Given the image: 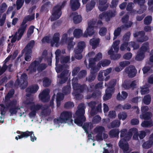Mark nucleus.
<instances>
[{
	"label": "nucleus",
	"instance_id": "nucleus-1",
	"mask_svg": "<svg viewBox=\"0 0 153 153\" xmlns=\"http://www.w3.org/2000/svg\"><path fill=\"white\" fill-rule=\"evenodd\" d=\"M120 132L121 139L119 143V146L123 150L124 153H128L131 150L126 141L130 139L133 134H134L133 139L135 140H138V130L136 128H133L130 129L127 134V130L123 129L121 130Z\"/></svg>",
	"mask_w": 153,
	"mask_h": 153
},
{
	"label": "nucleus",
	"instance_id": "nucleus-2",
	"mask_svg": "<svg viewBox=\"0 0 153 153\" xmlns=\"http://www.w3.org/2000/svg\"><path fill=\"white\" fill-rule=\"evenodd\" d=\"M72 114L71 112L63 111L60 114L59 117L53 120L54 123L53 129L59 127L62 123H67L70 126L73 125V120L71 119Z\"/></svg>",
	"mask_w": 153,
	"mask_h": 153
},
{
	"label": "nucleus",
	"instance_id": "nucleus-3",
	"mask_svg": "<svg viewBox=\"0 0 153 153\" xmlns=\"http://www.w3.org/2000/svg\"><path fill=\"white\" fill-rule=\"evenodd\" d=\"M70 60V57L67 56H63L61 58L60 62L62 65L61 66H58L59 69L60 71L59 72L62 71L60 76L58 75V76L60 78L59 82L61 84L64 83L67 79L66 76L68 73V71L67 69L69 68V65L67 64Z\"/></svg>",
	"mask_w": 153,
	"mask_h": 153
},
{
	"label": "nucleus",
	"instance_id": "nucleus-4",
	"mask_svg": "<svg viewBox=\"0 0 153 153\" xmlns=\"http://www.w3.org/2000/svg\"><path fill=\"white\" fill-rule=\"evenodd\" d=\"M34 18V14L31 15H28L26 16L23 20L21 27L19 28L14 36L11 40V42H14L16 40H19L23 35L26 28L27 25L25 24L28 21H31Z\"/></svg>",
	"mask_w": 153,
	"mask_h": 153
},
{
	"label": "nucleus",
	"instance_id": "nucleus-5",
	"mask_svg": "<svg viewBox=\"0 0 153 153\" xmlns=\"http://www.w3.org/2000/svg\"><path fill=\"white\" fill-rule=\"evenodd\" d=\"M85 107L83 104L79 105L78 110L76 111L74 117H76L74 119V123L79 126H81L85 120V118L83 115L85 113Z\"/></svg>",
	"mask_w": 153,
	"mask_h": 153
},
{
	"label": "nucleus",
	"instance_id": "nucleus-6",
	"mask_svg": "<svg viewBox=\"0 0 153 153\" xmlns=\"http://www.w3.org/2000/svg\"><path fill=\"white\" fill-rule=\"evenodd\" d=\"M73 87L74 89V92L73 94L75 96H77L78 94V93L80 92L91 91H93L92 87H90V89H88L87 86L85 85L80 86L77 82V79L76 78H74L72 79Z\"/></svg>",
	"mask_w": 153,
	"mask_h": 153
},
{
	"label": "nucleus",
	"instance_id": "nucleus-7",
	"mask_svg": "<svg viewBox=\"0 0 153 153\" xmlns=\"http://www.w3.org/2000/svg\"><path fill=\"white\" fill-rule=\"evenodd\" d=\"M129 35L130 34L128 33V34H126L124 36L123 40L125 42H124L120 46V50L121 51H123L126 50L128 51H130L131 50L130 47H132L134 50L137 49L139 47L138 45L134 42H131L128 43L126 42V41H128Z\"/></svg>",
	"mask_w": 153,
	"mask_h": 153
},
{
	"label": "nucleus",
	"instance_id": "nucleus-8",
	"mask_svg": "<svg viewBox=\"0 0 153 153\" xmlns=\"http://www.w3.org/2000/svg\"><path fill=\"white\" fill-rule=\"evenodd\" d=\"M42 59V58L40 57L31 64L28 69H27V71H29V73H32L35 72L37 69L39 71H42L46 68V65L45 64H40Z\"/></svg>",
	"mask_w": 153,
	"mask_h": 153
},
{
	"label": "nucleus",
	"instance_id": "nucleus-9",
	"mask_svg": "<svg viewBox=\"0 0 153 153\" xmlns=\"http://www.w3.org/2000/svg\"><path fill=\"white\" fill-rule=\"evenodd\" d=\"M66 3V1H64L62 3H59L54 7L51 17V21H54L59 18L62 14L61 9L64 7Z\"/></svg>",
	"mask_w": 153,
	"mask_h": 153
},
{
	"label": "nucleus",
	"instance_id": "nucleus-10",
	"mask_svg": "<svg viewBox=\"0 0 153 153\" xmlns=\"http://www.w3.org/2000/svg\"><path fill=\"white\" fill-rule=\"evenodd\" d=\"M24 103L25 104L29 105L31 104V108L32 110H34L36 112L39 110H41L42 114L44 115H47L50 113V111L48 108L47 107L42 106L41 105L33 104L32 100L27 99V100L24 101Z\"/></svg>",
	"mask_w": 153,
	"mask_h": 153
},
{
	"label": "nucleus",
	"instance_id": "nucleus-11",
	"mask_svg": "<svg viewBox=\"0 0 153 153\" xmlns=\"http://www.w3.org/2000/svg\"><path fill=\"white\" fill-rule=\"evenodd\" d=\"M93 60V59H91L90 60V63L89 64V68H91V73L96 72L98 71L99 70V68H100L101 65L103 67H105L111 63V61L109 60H103L99 62L97 66H94V62L93 63V65H91V64H93L91 61L92 60Z\"/></svg>",
	"mask_w": 153,
	"mask_h": 153
},
{
	"label": "nucleus",
	"instance_id": "nucleus-12",
	"mask_svg": "<svg viewBox=\"0 0 153 153\" xmlns=\"http://www.w3.org/2000/svg\"><path fill=\"white\" fill-rule=\"evenodd\" d=\"M86 46V44L84 41H80L77 43V47L74 49V56L75 58L78 59H82V56L81 53Z\"/></svg>",
	"mask_w": 153,
	"mask_h": 153
},
{
	"label": "nucleus",
	"instance_id": "nucleus-13",
	"mask_svg": "<svg viewBox=\"0 0 153 153\" xmlns=\"http://www.w3.org/2000/svg\"><path fill=\"white\" fill-rule=\"evenodd\" d=\"M74 37H68V34L65 33L62 36L61 43L62 45L67 44L68 45V48L69 49L73 48L75 44V42L73 41Z\"/></svg>",
	"mask_w": 153,
	"mask_h": 153
},
{
	"label": "nucleus",
	"instance_id": "nucleus-14",
	"mask_svg": "<svg viewBox=\"0 0 153 153\" xmlns=\"http://www.w3.org/2000/svg\"><path fill=\"white\" fill-rule=\"evenodd\" d=\"M116 14L115 10H109L106 12L103 13L99 16V19L101 20H105L107 22L110 21L111 18Z\"/></svg>",
	"mask_w": 153,
	"mask_h": 153
},
{
	"label": "nucleus",
	"instance_id": "nucleus-15",
	"mask_svg": "<svg viewBox=\"0 0 153 153\" xmlns=\"http://www.w3.org/2000/svg\"><path fill=\"white\" fill-rule=\"evenodd\" d=\"M95 22H94L90 21L88 24V27L83 34V36L84 37H87L93 36L95 33L94 30V25Z\"/></svg>",
	"mask_w": 153,
	"mask_h": 153
},
{
	"label": "nucleus",
	"instance_id": "nucleus-16",
	"mask_svg": "<svg viewBox=\"0 0 153 153\" xmlns=\"http://www.w3.org/2000/svg\"><path fill=\"white\" fill-rule=\"evenodd\" d=\"M27 76L25 74H23L21 76L20 80L19 79L16 80L15 83L16 85H19L21 89L24 88L27 85Z\"/></svg>",
	"mask_w": 153,
	"mask_h": 153
},
{
	"label": "nucleus",
	"instance_id": "nucleus-17",
	"mask_svg": "<svg viewBox=\"0 0 153 153\" xmlns=\"http://www.w3.org/2000/svg\"><path fill=\"white\" fill-rule=\"evenodd\" d=\"M17 133H20L21 134L19 136V139L22 138H27L29 136H30L31 140L32 142L36 140V137L34 136V132L33 131H26L25 132H21L20 133V131H17Z\"/></svg>",
	"mask_w": 153,
	"mask_h": 153
},
{
	"label": "nucleus",
	"instance_id": "nucleus-18",
	"mask_svg": "<svg viewBox=\"0 0 153 153\" xmlns=\"http://www.w3.org/2000/svg\"><path fill=\"white\" fill-rule=\"evenodd\" d=\"M120 43L119 40H117L114 42L111 48L108 50V54L110 55V57L113 56L115 53H117L119 50L118 45Z\"/></svg>",
	"mask_w": 153,
	"mask_h": 153
},
{
	"label": "nucleus",
	"instance_id": "nucleus-19",
	"mask_svg": "<svg viewBox=\"0 0 153 153\" xmlns=\"http://www.w3.org/2000/svg\"><path fill=\"white\" fill-rule=\"evenodd\" d=\"M149 110V108L147 106H145L142 107L141 114L140 115V117L142 119L146 120L149 119L152 116V114L151 113L147 112Z\"/></svg>",
	"mask_w": 153,
	"mask_h": 153
},
{
	"label": "nucleus",
	"instance_id": "nucleus-20",
	"mask_svg": "<svg viewBox=\"0 0 153 153\" xmlns=\"http://www.w3.org/2000/svg\"><path fill=\"white\" fill-rule=\"evenodd\" d=\"M114 83L110 84L105 91V94L103 97V99L104 100H106L110 99L111 97L112 94L114 90Z\"/></svg>",
	"mask_w": 153,
	"mask_h": 153
},
{
	"label": "nucleus",
	"instance_id": "nucleus-21",
	"mask_svg": "<svg viewBox=\"0 0 153 153\" xmlns=\"http://www.w3.org/2000/svg\"><path fill=\"white\" fill-rule=\"evenodd\" d=\"M49 92L50 91L48 89L43 90L39 94V96L40 100L43 102H46L48 101L50 98Z\"/></svg>",
	"mask_w": 153,
	"mask_h": 153
},
{
	"label": "nucleus",
	"instance_id": "nucleus-22",
	"mask_svg": "<svg viewBox=\"0 0 153 153\" xmlns=\"http://www.w3.org/2000/svg\"><path fill=\"white\" fill-rule=\"evenodd\" d=\"M134 37H138L137 41L140 42H143L146 41L148 39V37L145 36V33L143 31L136 32L134 33Z\"/></svg>",
	"mask_w": 153,
	"mask_h": 153
},
{
	"label": "nucleus",
	"instance_id": "nucleus-23",
	"mask_svg": "<svg viewBox=\"0 0 153 153\" xmlns=\"http://www.w3.org/2000/svg\"><path fill=\"white\" fill-rule=\"evenodd\" d=\"M60 34L59 33H55L52 38V40L51 42V43L52 46H55L56 47H58L60 44H61V41L59 42Z\"/></svg>",
	"mask_w": 153,
	"mask_h": 153
},
{
	"label": "nucleus",
	"instance_id": "nucleus-24",
	"mask_svg": "<svg viewBox=\"0 0 153 153\" xmlns=\"http://www.w3.org/2000/svg\"><path fill=\"white\" fill-rule=\"evenodd\" d=\"M104 131V128L102 126H98L94 129V132L97 134L96 139L98 141L102 140V133Z\"/></svg>",
	"mask_w": 153,
	"mask_h": 153
},
{
	"label": "nucleus",
	"instance_id": "nucleus-25",
	"mask_svg": "<svg viewBox=\"0 0 153 153\" xmlns=\"http://www.w3.org/2000/svg\"><path fill=\"white\" fill-rule=\"evenodd\" d=\"M70 17L72 19L74 23L75 24L79 23L82 20V18L81 15L76 13H72L70 15Z\"/></svg>",
	"mask_w": 153,
	"mask_h": 153
},
{
	"label": "nucleus",
	"instance_id": "nucleus-26",
	"mask_svg": "<svg viewBox=\"0 0 153 153\" xmlns=\"http://www.w3.org/2000/svg\"><path fill=\"white\" fill-rule=\"evenodd\" d=\"M125 70L129 77H133L135 76L136 71L134 67V66L131 65L126 68Z\"/></svg>",
	"mask_w": 153,
	"mask_h": 153
},
{
	"label": "nucleus",
	"instance_id": "nucleus-27",
	"mask_svg": "<svg viewBox=\"0 0 153 153\" xmlns=\"http://www.w3.org/2000/svg\"><path fill=\"white\" fill-rule=\"evenodd\" d=\"M100 41V39L99 38L93 37L90 39L89 44L92 46V48L95 49L99 45Z\"/></svg>",
	"mask_w": 153,
	"mask_h": 153
},
{
	"label": "nucleus",
	"instance_id": "nucleus-28",
	"mask_svg": "<svg viewBox=\"0 0 153 153\" xmlns=\"http://www.w3.org/2000/svg\"><path fill=\"white\" fill-rule=\"evenodd\" d=\"M39 87L37 85H35L28 87L26 90L27 93V96L29 97L31 94L35 93L37 91Z\"/></svg>",
	"mask_w": 153,
	"mask_h": 153
},
{
	"label": "nucleus",
	"instance_id": "nucleus-29",
	"mask_svg": "<svg viewBox=\"0 0 153 153\" xmlns=\"http://www.w3.org/2000/svg\"><path fill=\"white\" fill-rule=\"evenodd\" d=\"M79 0H71L70 5L72 10H76L79 8L80 6Z\"/></svg>",
	"mask_w": 153,
	"mask_h": 153
},
{
	"label": "nucleus",
	"instance_id": "nucleus-30",
	"mask_svg": "<svg viewBox=\"0 0 153 153\" xmlns=\"http://www.w3.org/2000/svg\"><path fill=\"white\" fill-rule=\"evenodd\" d=\"M97 0H92L86 5V10L88 12L91 10L95 6Z\"/></svg>",
	"mask_w": 153,
	"mask_h": 153
},
{
	"label": "nucleus",
	"instance_id": "nucleus-31",
	"mask_svg": "<svg viewBox=\"0 0 153 153\" xmlns=\"http://www.w3.org/2000/svg\"><path fill=\"white\" fill-rule=\"evenodd\" d=\"M11 56H8L4 61V63L3 66L1 67L0 66V75L3 74L6 71L7 68V66L6 63L10 59Z\"/></svg>",
	"mask_w": 153,
	"mask_h": 153
},
{
	"label": "nucleus",
	"instance_id": "nucleus-32",
	"mask_svg": "<svg viewBox=\"0 0 153 153\" xmlns=\"http://www.w3.org/2000/svg\"><path fill=\"white\" fill-rule=\"evenodd\" d=\"M60 54L61 51L59 50H57L55 52L56 59V70L57 73H59L60 71V70L59 69V68H58L57 67V65L59 62V56H60Z\"/></svg>",
	"mask_w": 153,
	"mask_h": 153
},
{
	"label": "nucleus",
	"instance_id": "nucleus-33",
	"mask_svg": "<svg viewBox=\"0 0 153 153\" xmlns=\"http://www.w3.org/2000/svg\"><path fill=\"white\" fill-rule=\"evenodd\" d=\"M34 44V42L32 40L28 44L27 46L25 49L22 51V53H24V51H27L29 53L31 51V49L33 47Z\"/></svg>",
	"mask_w": 153,
	"mask_h": 153
},
{
	"label": "nucleus",
	"instance_id": "nucleus-34",
	"mask_svg": "<svg viewBox=\"0 0 153 153\" xmlns=\"http://www.w3.org/2000/svg\"><path fill=\"white\" fill-rule=\"evenodd\" d=\"M74 37L76 38H79L82 35L83 36V30L80 29H75L73 32Z\"/></svg>",
	"mask_w": 153,
	"mask_h": 153
},
{
	"label": "nucleus",
	"instance_id": "nucleus-35",
	"mask_svg": "<svg viewBox=\"0 0 153 153\" xmlns=\"http://www.w3.org/2000/svg\"><path fill=\"white\" fill-rule=\"evenodd\" d=\"M102 55L101 53H98L96 56L94 58H91L89 59V64L90 63V60L91 59H93V60H92L91 62H92V63H93L94 62V66H95V62L96 61H98L99 60H100V59H101L102 58ZM93 64H91V65H93Z\"/></svg>",
	"mask_w": 153,
	"mask_h": 153
},
{
	"label": "nucleus",
	"instance_id": "nucleus-36",
	"mask_svg": "<svg viewBox=\"0 0 153 153\" xmlns=\"http://www.w3.org/2000/svg\"><path fill=\"white\" fill-rule=\"evenodd\" d=\"M108 6L107 3H102L101 1L100 2H99L98 4V8L101 11H103L106 10Z\"/></svg>",
	"mask_w": 153,
	"mask_h": 153
},
{
	"label": "nucleus",
	"instance_id": "nucleus-37",
	"mask_svg": "<svg viewBox=\"0 0 153 153\" xmlns=\"http://www.w3.org/2000/svg\"><path fill=\"white\" fill-rule=\"evenodd\" d=\"M149 43L147 42L144 43L142 45L139 51L143 53L148 51H149Z\"/></svg>",
	"mask_w": 153,
	"mask_h": 153
},
{
	"label": "nucleus",
	"instance_id": "nucleus-38",
	"mask_svg": "<svg viewBox=\"0 0 153 153\" xmlns=\"http://www.w3.org/2000/svg\"><path fill=\"white\" fill-rule=\"evenodd\" d=\"M128 96L127 93L125 91H123L122 92L121 95L119 93L117 96V99L119 100H123L126 99Z\"/></svg>",
	"mask_w": 153,
	"mask_h": 153
},
{
	"label": "nucleus",
	"instance_id": "nucleus-39",
	"mask_svg": "<svg viewBox=\"0 0 153 153\" xmlns=\"http://www.w3.org/2000/svg\"><path fill=\"white\" fill-rule=\"evenodd\" d=\"M120 124V122L119 120H115L113 121L108 126L109 128H111L114 127H118L119 126Z\"/></svg>",
	"mask_w": 153,
	"mask_h": 153
},
{
	"label": "nucleus",
	"instance_id": "nucleus-40",
	"mask_svg": "<svg viewBox=\"0 0 153 153\" xmlns=\"http://www.w3.org/2000/svg\"><path fill=\"white\" fill-rule=\"evenodd\" d=\"M64 98V96L62 93H59L57 94L56 100L57 106H59L60 105V101L63 99Z\"/></svg>",
	"mask_w": 153,
	"mask_h": 153
},
{
	"label": "nucleus",
	"instance_id": "nucleus-41",
	"mask_svg": "<svg viewBox=\"0 0 153 153\" xmlns=\"http://www.w3.org/2000/svg\"><path fill=\"white\" fill-rule=\"evenodd\" d=\"M21 108H22V107L19 108V107H11L9 112L10 114L12 115L15 114L17 112H19L20 111H21L20 110Z\"/></svg>",
	"mask_w": 153,
	"mask_h": 153
},
{
	"label": "nucleus",
	"instance_id": "nucleus-42",
	"mask_svg": "<svg viewBox=\"0 0 153 153\" xmlns=\"http://www.w3.org/2000/svg\"><path fill=\"white\" fill-rule=\"evenodd\" d=\"M119 133L118 129H113L110 131L109 135L111 137H114L118 136Z\"/></svg>",
	"mask_w": 153,
	"mask_h": 153
},
{
	"label": "nucleus",
	"instance_id": "nucleus-43",
	"mask_svg": "<svg viewBox=\"0 0 153 153\" xmlns=\"http://www.w3.org/2000/svg\"><path fill=\"white\" fill-rule=\"evenodd\" d=\"M1 116L0 117V121L2 123H4V114H5L6 111L5 110V108L3 105H1Z\"/></svg>",
	"mask_w": 153,
	"mask_h": 153
},
{
	"label": "nucleus",
	"instance_id": "nucleus-44",
	"mask_svg": "<svg viewBox=\"0 0 153 153\" xmlns=\"http://www.w3.org/2000/svg\"><path fill=\"white\" fill-rule=\"evenodd\" d=\"M150 138L149 141H147L143 144V147L145 149H149L150 148L153 143V141Z\"/></svg>",
	"mask_w": 153,
	"mask_h": 153
},
{
	"label": "nucleus",
	"instance_id": "nucleus-45",
	"mask_svg": "<svg viewBox=\"0 0 153 153\" xmlns=\"http://www.w3.org/2000/svg\"><path fill=\"white\" fill-rule=\"evenodd\" d=\"M144 53L140 51L139 50L138 52V54L136 56L135 59L137 60L140 61L142 60L144 58Z\"/></svg>",
	"mask_w": 153,
	"mask_h": 153
},
{
	"label": "nucleus",
	"instance_id": "nucleus-46",
	"mask_svg": "<svg viewBox=\"0 0 153 153\" xmlns=\"http://www.w3.org/2000/svg\"><path fill=\"white\" fill-rule=\"evenodd\" d=\"M93 127V125L91 123H86L84 124L82 126V128L84 130L85 132L88 133L87 130L89 129H91Z\"/></svg>",
	"mask_w": 153,
	"mask_h": 153
},
{
	"label": "nucleus",
	"instance_id": "nucleus-47",
	"mask_svg": "<svg viewBox=\"0 0 153 153\" xmlns=\"http://www.w3.org/2000/svg\"><path fill=\"white\" fill-rule=\"evenodd\" d=\"M121 31V29L120 27H118L116 29L114 33V37L113 39H115L119 35Z\"/></svg>",
	"mask_w": 153,
	"mask_h": 153
},
{
	"label": "nucleus",
	"instance_id": "nucleus-48",
	"mask_svg": "<svg viewBox=\"0 0 153 153\" xmlns=\"http://www.w3.org/2000/svg\"><path fill=\"white\" fill-rule=\"evenodd\" d=\"M151 97L149 95L145 96L143 98V101L144 103L146 105L149 104L151 102Z\"/></svg>",
	"mask_w": 153,
	"mask_h": 153
},
{
	"label": "nucleus",
	"instance_id": "nucleus-49",
	"mask_svg": "<svg viewBox=\"0 0 153 153\" xmlns=\"http://www.w3.org/2000/svg\"><path fill=\"white\" fill-rule=\"evenodd\" d=\"M150 133V131L149 130H146L145 131H141L140 132L139 136L140 139H141L144 138L146 135V133Z\"/></svg>",
	"mask_w": 153,
	"mask_h": 153
},
{
	"label": "nucleus",
	"instance_id": "nucleus-50",
	"mask_svg": "<svg viewBox=\"0 0 153 153\" xmlns=\"http://www.w3.org/2000/svg\"><path fill=\"white\" fill-rule=\"evenodd\" d=\"M62 92L65 95L70 94L71 92L70 85H68L66 87H64L62 89Z\"/></svg>",
	"mask_w": 153,
	"mask_h": 153
},
{
	"label": "nucleus",
	"instance_id": "nucleus-51",
	"mask_svg": "<svg viewBox=\"0 0 153 153\" xmlns=\"http://www.w3.org/2000/svg\"><path fill=\"white\" fill-rule=\"evenodd\" d=\"M140 91L142 94L143 95L146 94H147L149 92V90L148 88L146 87L145 86H143L140 88Z\"/></svg>",
	"mask_w": 153,
	"mask_h": 153
},
{
	"label": "nucleus",
	"instance_id": "nucleus-52",
	"mask_svg": "<svg viewBox=\"0 0 153 153\" xmlns=\"http://www.w3.org/2000/svg\"><path fill=\"white\" fill-rule=\"evenodd\" d=\"M152 122L151 120L149 121H145L143 122L141 124V126L143 127H147L152 125Z\"/></svg>",
	"mask_w": 153,
	"mask_h": 153
},
{
	"label": "nucleus",
	"instance_id": "nucleus-53",
	"mask_svg": "<svg viewBox=\"0 0 153 153\" xmlns=\"http://www.w3.org/2000/svg\"><path fill=\"white\" fill-rule=\"evenodd\" d=\"M25 52V60L27 61H30L31 59V53L32 52H31L30 53L28 52L27 51H24Z\"/></svg>",
	"mask_w": 153,
	"mask_h": 153
},
{
	"label": "nucleus",
	"instance_id": "nucleus-54",
	"mask_svg": "<svg viewBox=\"0 0 153 153\" xmlns=\"http://www.w3.org/2000/svg\"><path fill=\"white\" fill-rule=\"evenodd\" d=\"M152 20V16H149L146 17L144 19V24L146 25L150 24Z\"/></svg>",
	"mask_w": 153,
	"mask_h": 153
},
{
	"label": "nucleus",
	"instance_id": "nucleus-55",
	"mask_svg": "<svg viewBox=\"0 0 153 153\" xmlns=\"http://www.w3.org/2000/svg\"><path fill=\"white\" fill-rule=\"evenodd\" d=\"M24 3V0H17L16 2L17 9H19L22 7Z\"/></svg>",
	"mask_w": 153,
	"mask_h": 153
},
{
	"label": "nucleus",
	"instance_id": "nucleus-56",
	"mask_svg": "<svg viewBox=\"0 0 153 153\" xmlns=\"http://www.w3.org/2000/svg\"><path fill=\"white\" fill-rule=\"evenodd\" d=\"M130 64L129 61H125L120 62V66L123 69L126 66Z\"/></svg>",
	"mask_w": 153,
	"mask_h": 153
},
{
	"label": "nucleus",
	"instance_id": "nucleus-57",
	"mask_svg": "<svg viewBox=\"0 0 153 153\" xmlns=\"http://www.w3.org/2000/svg\"><path fill=\"white\" fill-rule=\"evenodd\" d=\"M43 82V85L47 87L50 84L51 80L47 78H44Z\"/></svg>",
	"mask_w": 153,
	"mask_h": 153
},
{
	"label": "nucleus",
	"instance_id": "nucleus-58",
	"mask_svg": "<svg viewBox=\"0 0 153 153\" xmlns=\"http://www.w3.org/2000/svg\"><path fill=\"white\" fill-rule=\"evenodd\" d=\"M48 0H43V2L45 3L42 7V10H44L46 8H47L48 6L50 4V2L48 1Z\"/></svg>",
	"mask_w": 153,
	"mask_h": 153
},
{
	"label": "nucleus",
	"instance_id": "nucleus-59",
	"mask_svg": "<svg viewBox=\"0 0 153 153\" xmlns=\"http://www.w3.org/2000/svg\"><path fill=\"white\" fill-rule=\"evenodd\" d=\"M34 28V27L33 26H30L27 32V36L28 38H29L33 33Z\"/></svg>",
	"mask_w": 153,
	"mask_h": 153
},
{
	"label": "nucleus",
	"instance_id": "nucleus-60",
	"mask_svg": "<svg viewBox=\"0 0 153 153\" xmlns=\"http://www.w3.org/2000/svg\"><path fill=\"white\" fill-rule=\"evenodd\" d=\"M106 29L105 27H103L100 29L99 33L100 35L101 36H104L106 34Z\"/></svg>",
	"mask_w": 153,
	"mask_h": 153
},
{
	"label": "nucleus",
	"instance_id": "nucleus-61",
	"mask_svg": "<svg viewBox=\"0 0 153 153\" xmlns=\"http://www.w3.org/2000/svg\"><path fill=\"white\" fill-rule=\"evenodd\" d=\"M118 116L119 119L122 120H125L127 117L126 114L125 113H120L118 114Z\"/></svg>",
	"mask_w": 153,
	"mask_h": 153
},
{
	"label": "nucleus",
	"instance_id": "nucleus-62",
	"mask_svg": "<svg viewBox=\"0 0 153 153\" xmlns=\"http://www.w3.org/2000/svg\"><path fill=\"white\" fill-rule=\"evenodd\" d=\"M116 114L114 111H110L108 114V117L111 118H114L116 117Z\"/></svg>",
	"mask_w": 153,
	"mask_h": 153
},
{
	"label": "nucleus",
	"instance_id": "nucleus-63",
	"mask_svg": "<svg viewBox=\"0 0 153 153\" xmlns=\"http://www.w3.org/2000/svg\"><path fill=\"white\" fill-rule=\"evenodd\" d=\"M148 4L149 6V10L151 12L153 11V0H149L148 2Z\"/></svg>",
	"mask_w": 153,
	"mask_h": 153
},
{
	"label": "nucleus",
	"instance_id": "nucleus-64",
	"mask_svg": "<svg viewBox=\"0 0 153 153\" xmlns=\"http://www.w3.org/2000/svg\"><path fill=\"white\" fill-rule=\"evenodd\" d=\"M14 90L12 89L11 90L6 96L5 97L6 99L7 100H8L10 97H11L14 94Z\"/></svg>",
	"mask_w": 153,
	"mask_h": 153
}]
</instances>
